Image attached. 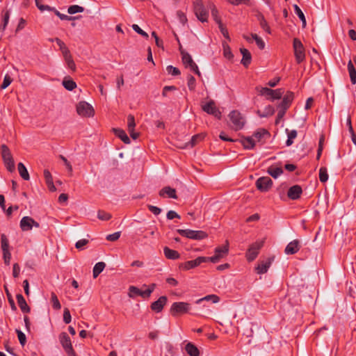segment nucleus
Returning <instances> with one entry per match:
<instances>
[{
	"label": "nucleus",
	"mask_w": 356,
	"mask_h": 356,
	"mask_svg": "<svg viewBox=\"0 0 356 356\" xmlns=\"http://www.w3.org/2000/svg\"><path fill=\"white\" fill-rule=\"evenodd\" d=\"M177 232L182 236L193 240H202L206 238L208 236L205 232L201 230L196 231L191 229H178Z\"/></svg>",
	"instance_id": "nucleus-8"
},
{
	"label": "nucleus",
	"mask_w": 356,
	"mask_h": 356,
	"mask_svg": "<svg viewBox=\"0 0 356 356\" xmlns=\"http://www.w3.org/2000/svg\"><path fill=\"white\" fill-rule=\"evenodd\" d=\"M19 226L22 231L28 232L32 229L33 227H39L40 224L31 217L24 216L21 219Z\"/></svg>",
	"instance_id": "nucleus-15"
},
{
	"label": "nucleus",
	"mask_w": 356,
	"mask_h": 356,
	"mask_svg": "<svg viewBox=\"0 0 356 356\" xmlns=\"http://www.w3.org/2000/svg\"><path fill=\"white\" fill-rule=\"evenodd\" d=\"M51 302L52 304V307L56 310H59L61 308V305L59 302V300L54 292H51Z\"/></svg>",
	"instance_id": "nucleus-39"
},
{
	"label": "nucleus",
	"mask_w": 356,
	"mask_h": 356,
	"mask_svg": "<svg viewBox=\"0 0 356 356\" xmlns=\"http://www.w3.org/2000/svg\"><path fill=\"white\" fill-rule=\"evenodd\" d=\"M293 46L296 60L298 63H300L305 59V53L303 44L299 39L294 38Z\"/></svg>",
	"instance_id": "nucleus-12"
},
{
	"label": "nucleus",
	"mask_w": 356,
	"mask_h": 356,
	"mask_svg": "<svg viewBox=\"0 0 356 356\" xmlns=\"http://www.w3.org/2000/svg\"><path fill=\"white\" fill-rule=\"evenodd\" d=\"M294 98V94L292 92L288 91L284 96L282 101L279 104L278 107L280 108H283L284 110H287V108L290 106L291 102H293Z\"/></svg>",
	"instance_id": "nucleus-22"
},
{
	"label": "nucleus",
	"mask_w": 356,
	"mask_h": 356,
	"mask_svg": "<svg viewBox=\"0 0 356 356\" xmlns=\"http://www.w3.org/2000/svg\"><path fill=\"white\" fill-rule=\"evenodd\" d=\"M84 11V8L79 5L70 6L67 9V13L70 15L82 13Z\"/></svg>",
	"instance_id": "nucleus-41"
},
{
	"label": "nucleus",
	"mask_w": 356,
	"mask_h": 356,
	"mask_svg": "<svg viewBox=\"0 0 356 356\" xmlns=\"http://www.w3.org/2000/svg\"><path fill=\"white\" fill-rule=\"evenodd\" d=\"M188 87L190 90H194L195 88V79L193 76L188 77Z\"/></svg>",
	"instance_id": "nucleus-59"
},
{
	"label": "nucleus",
	"mask_w": 356,
	"mask_h": 356,
	"mask_svg": "<svg viewBox=\"0 0 356 356\" xmlns=\"http://www.w3.org/2000/svg\"><path fill=\"white\" fill-rule=\"evenodd\" d=\"M136 127L135 118L132 115H129L127 116V130L130 134V136L136 140L139 136V133L134 131V128Z\"/></svg>",
	"instance_id": "nucleus-20"
},
{
	"label": "nucleus",
	"mask_w": 356,
	"mask_h": 356,
	"mask_svg": "<svg viewBox=\"0 0 356 356\" xmlns=\"http://www.w3.org/2000/svg\"><path fill=\"white\" fill-rule=\"evenodd\" d=\"M220 298L217 295L210 294L207 295L202 298H200L195 301V304H201L203 301H211L213 303H218L220 302Z\"/></svg>",
	"instance_id": "nucleus-29"
},
{
	"label": "nucleus",
	"mask_w": 356,
	"mask_h": 356,
	"mask_svg": "<svg viewBox=\"0 0 356 356\" xmlns=\"http://www.w3.org/2000/svg\"><path fill=\"white\" fill-rule=\"evenodd\" d=\"M177 17L180 23H181L183 25H185L187 23V17L184 13H183L181 10H179L177 12Z\"/></svg>",
	"instance_id": "nucleus-50"
},
{
	"label": "nucleus",
	"mask_w": 356,
	"mask_h": 356,
	"mask_svg": "<svg viewBox=\"0 0 356 356\" xmlns=\"http://www.w3.org/2000/svg\"><path fill=\"white\" fill-rule=\"evenodd\" d=\"M1 245L2 251L9 250V243L6 236L4 234L1 235Z\"/></svg>",
	"instance_id": "nucleus-46"
},
{
	"label": "nucleus",
	"mask_w": 356,
	"mask_h": 356,
	"mask_svg": "<svg viewBox=\"0 0 356 356\" xmlns=\"http://www.w3.org/2000/svg\"><path fill=\"white\" fill-rule=\"evenodd\" d=\"M207 257H199L194 260H191L184 262L181 265V267L186 270L194 268L200 266L202 263L207 262Z\"/></svg>",
	"instance_id": "nucleus-18"
},
{
	"label": "nucleus",
	"mask_w": 356,
	"mask_h": 356,
	"mask_svg": "<svg viewBox=\"0 0 356 356\" xmlns=\"http://www.w3.org/2000/svg\"><path fill=\"white\" fill-rule=\"evenodd\" d=\"M273 261V257H268L265 260L261 261L258 265L255 267V270L258 274H264L266 273L268 268H270L272 262Z\"/></svg>",
	"instance_id": "nucleus-19"
},
{
	"label": "nucleus",
	"mask_w": 356,
	"mask_h": 356,
	"mask_svg": "<svg viewBox=\"0 0 356 356\" xmlns=\"http://www.w3.org/2000/svg\"><path fill=\"white\" fill-rule=\"evenodd\" d=\"M163 252L166 258L169 259H177L179 258V253L174 250L170 249L168 247L163 248Z\"/></svg>",
	"instance_id": "nucleus-30"
},
{
	"label": "nucleus",
	"mask_w": 356,
	"mask_h": 356,
	"mask_svg": "<svg viewBox=\"0 0 356 356\" xmlns=\"http://www.w3.org/2000/svg\"><path fill=\"white\" fill-rule=\"evenodd\" d=\"M16 332L20 344L24 346L26 342V335L19 330H16Z\"/></svg>",
	"instance_id": "nucleus-49"
},
{
	"label": "nucleus",
	"mask_w": 356,
	"mask_h": 356,
	"mask_svg": "<svg viewBox=\"0 0 356 356\" xmlns=\"http://www.w3.org/2000/svg\"><path fill=\"white\" fill-rule=\"evenodd\" d=\"M302 193V188L298 185H295L289 188L287 195L291 200H297L300 197Z\"/></svg>",
	"instance_id": "nucleus-24"
},
{
	"label": "nucleus",
	"mask_w": 356,
	"mask_h": 356,
	"mask_svg": "<svg viewBox=\"0 0 356 356\" xmlns=\"http://www.w3.org/2000/svg\"><path fill=\"white\" fill-rule=\"evenodd\" d=\"M256 90L259 95L264 96L270 101L280 99L284 92L282 88L273 90L267 87L261 86L256 87Z\"/></svg>",
	"instance_id": "nucleus-2"
},
{
	"label": "nucleus",
	"mask_w": 356,
	"mask_h": 356,
	"mask_svg": "<svg viewBox=\"0 0 356 356\" xmlns=\"http://www.w3.org/2000/svg\"><path fill=\"white\" fill-rule=\"evenodd\" d=\"M240 51L243 55L241 63L245 67H248L251 62V54L247 49L245 48H241Z\"/></svg>",
	"instance_id": "nucleus-27"
},
{
	"label": "nucleus",
	"mask_w": 356,
	"mask_h": 356,
	"mask_svg": "<svg viewBox=\"0 0 356 356\" xmlns=\"http://www.w3.org/2000/svg\"><path fill=\"white\" fill-rule=\"evenodd\" d=\"M293 8H294L295 13L298 16L300 19L302 21V26L305 27L306 26V19H305L303 12L302 11V10L299 8V6L298 5H294Z\"/></svg>",
	"instance_id": "nucleus-40"
},
{
	"label": "nucleus",
	"mask_w": 356,
	"mask_h": 356,
	"mask_svg": "<svg viewBox=\"0 0 356 356\" xmlns=\"http://www.w3.org/2000/svg\"><path fill=\"white\" fill-rule=\"evenodd\" d=\"M9 18H10V12L9 10H6L4 14L3 15V23L0 27V31H3L8 24V22H9Z\"/></svg>",
	"instance_id": "nucleus-44"
},
{
	"label": "nucleus",
	"mask_w": 356,
	"mask_h": 356,
	"mask_svg": "<svg viewBox=\"0 0 356 356\" xmlns=\"http://www.w3.org/2000/svg\"><path fill=\"white\" fill-rule=\"evenodd\" d=\"M229 119V127L234 131L242 129L245 124V119L238 111H231L228 115Z\"/></svg>",
	"instance_id": "nucleus-3"
},
{
	"label": "nucleus",
	"mask_w": 356,
	"mask_h": 356,
	"mask_svg": "<svg viewBox=\"0 0 356 356\" xmlns=\"http://www.w3.org/2000/svg\"><path fill=\"white\" fill-rule=\"evenodd\" d=\"M269 174L274 178H277L280 176L282 172V170L280 168H270L269 170Z\"/></svg>",
	"instance_id": "nucleus-51"
},
{
	"label": "nucleus",
	"mask_w": 356,
	"mask_h": 356,
	"mask_svg": "<svg viewBox=\"0 0 356 356\" xmlns=\"http://www.w3.org/2000/svg\"><path fill=\"white\" fill-rule=\"evenodd\" d=\"M59 341L67 356H76L73 349L71 339L66 332H61L59 334Z\"/></svg>",
	"instance_id": "nucleus-10"
},
{
	"label": "nucleus",
	"mask_w": 356,
	"mask_h": 356,
	"mask_svg": "<svg viewBox=\"0 0 356 356\" xmlns=\"http://www.w3.org/2000/svg\"><path fill=\"white\" fill-rule=\"evenodd\" d=\"M274 113H275V109H274L273 106L268 105L265 107L263 112H261V111H258L257 115L260 118H267V117L273 115L274 114Z\"/></svg>",
	"instance_id": "nucleus-32"
},
{
	"label": "nucleus",
	"mask_w": 356,
	"mask_h": 356,
	"mask_svg": "<svg viewBox=\"0 0 356 356\" xmlns=\"http://www.w3.org/2000/svg\"><path fill=\"white\" fill-rule=\"evenodd\" d=\"M120 232H117L113 234H108L106 236V240L109 241H115L120 238Z\"/></svg>",
	"instance_id": "nucleus-60"
},
{
	"label": "nucleus",
	"mask_w": 356,
	"mask_h": 356,
	"mask_svg": "<svg viewBox=\"0 0 356 356\" xmlns=\"http://www.w3.org/2000/svg\"><path fill=\"white\" fill-rule=\"evenodd\" d=\"M229 252V244L227 241L226 243L222 246L217 247L214 251V255L212 257H207L208 261L213 264L218 263L220 260L227 255Z\"/></svg>",
	"instance_id": "nucleus-9"
},
{
	"label": "nucleus",
	"mask_w": 356,
	"mask_h": 356,
	"mask_svg": "<svg viewBox=\"0 0 356 356\" xmlns=\"http://www.w3.org/2000/svg\"><path fill=\"white\" fill-rule=\"evenodd\" d=\"M71 320H72V318H71L70 312L67 308H65L64 309V312H63V321L66 324H68L71 322Z\"/></svg>",
	"instance_id": "nucleus-57"
},
{
	"label": "nucleus",
	"mask_w": 356,
	"mask_h": 356,
	"mask_svg": "<svg viewBox=\"0 0 356 356\" xmlns=\"http://www.w3.org/2000/svg\"><path fill=\"white\" fill-rule=\"evenodd\" d=\"M218 27L220 30L221 33L223 35V36L226 38H229V33L227 29L223 26L222 23L220 22L218 24Z\"/></svg>",
	"instance_id": "nucleus-63"
},
{
	"label": "nucleus",
	"mask_w": 356,
	"mask_h": 356,
	"mask_svg": "<svg viewBox=\"0 0 356 356\" xmlns=\"http://www.w3.org/2000/svg\"><path fill=\"white\" fill-rule=\"evenodd\" d=\"M55 14L61 19V20H72L79 18V17H70L65 14L60 13L58 10H55Z\"/></svg>",
	"instance_id": "nucleus-53"
},
{
	"label": "nucleus",
	"mask_w": 356,
	"mask_h": 356,
	"mask_svg": "<svg viewBox=\"0 0 356 356\" xmlns=\"http://www.w3.org/2000/svg\"><path fill=\"white\" fill-rule=\"evenodd\" d=\"M3 257L4 260V263L6 265H9L11 259V254L10 250L3 251Z\"/></svg>",
	"instance_id": "nucleus-61"
},
{
	"label": "nucleus",
	"mask_w": 356,
	"mask_h": 356,
	"mask_svg": "<svg viewBox=\"0 0 356 356\" xmlns=\"http://www.w3.org/2000/svg\"><path fill=\"white\" fill-rule=\"evenodd\" d=\"M1 155L6 169L13 172L15 169V162L8 147L6 145L1 146Z\"/></svg>",
	"instance_id": "nucleus-5"
},
{
	"label": "nucleus",
	"mask_w": 356,
	"mask_h": 356,
	"mask_svg": "<svg viewBox=\"0 0 356 356\" xmlns=\"http://www.w3.org/2000/svg\"><path fill=\"white\" fill-rule=\"evenodd\" d=\"M42 0H35V5L41 11L50 10L51 8L49 6H44L41 3Z\"/></svg>",
	"instance_id": "nucleus-62"
},
{
	"label": "nucleus",
	"mask_w": 356,
	"mask_h": 356,
	"mask_svg": "<svg viewBox=\"0 0 356 356\" xmlns=\"http://www.w3.org/2000/svg\"><path fill=\"white\" fill-rule=\"evenodd\" d=\"M270 134L265 129H257L252 136L245 137L241 139V144L245 149H252L257 143L263 145L269 138Z\"/></svg>",
	"instance_id": "nucleus-1"
},
{
	"label": "nucleus",
	"mask_w": 356,
	"mask_h": 356,
	"mask_svg": "<svg viewBox=\"0 0 356 356\" xmlns=\"http://www.w3.org/2000/svg\"><path fill=\"white\" fill-rule=\"evenodd\" d=\"M44 177L45 179L46 184H47L49 191H55L56 189L54 184L53 178H52L51 172L48 170H44Z\"/></svg>",
	"instance_id": "nucleus-26"
},
{
	"label": "nucleus",
	"mask_w": 356,
	"mask_h": 356,
	"mask_svg": "<svg viewBox=\"0 0 356 356\" xmlns=\"http://www.w3.org/2000/svg\"><path fill=\"white\" fill-rule=\"evenodd\" d=\"M167 72L169 74L173 75V76H177L180 74V71L178 68L173 67L172 65H168L166 68Z\"/></svg>",
	"instance_id": "nucleus-55"
},
{
	"label": "nucleus",
	"mask_w": 356,
	"mask_h": 356,
	"mask_svg": "<svg viewBox=\"0 0 356 356\" xmlns=\"http://www.w3.org/2000/svg\"><path fill=\"white\" fill-rule=\"evenodd\" d=\"M208 6L211 10V15H212L213 19L215 20V22L218 24H220V22H222L220 17H218V10L216 9V8L215 7V6L211 2L209 1Z\"/></svg>",
	"instance_id": "nucleus-38"
},
{
	"label": "nucleus",
	"mask_w": 356,
	"mask_h": 356,
	"mask_svg": "<svg viewBox=\"0 0 356 356\" xmlns=\"http://www.w3.org/2000/svg\"><path fill=\"white\" fill-rule=\"evenodd\" d=\"M204 138V136L202 134H197L193 136L189 143L186 144L185 147H188L190 145L191 147L195 146L199 141L202 140Z\"/></svg>",
	"instance_id": "nucleus-43"
},
{
	"label": "nucleus",
	"mask_w": 356,
	"mask_h": 356,
	"mask_svg": "<svg viewBox=\"0 0 356 356\" xmlns=\"http://www.w3.org/2000/svg\"><path fill=\"white\" fill-rule=\"evenodd\" d=\"M63 86L66 90L70 91L76 88V83L72 79L67 77L63 79Z\"/></svg>",
	"instance_id": "nucleus-35"
},
{
	"label": "nucleus",
	"mask_w": 356,
	"mask_h": 356,
	"mask_svg": "<svg viewBox=\"0 0 356 356\" xmlns=\"http://www.w3.org/2000/svg\"><path fill=\"white\" fill-rule=\"evenodd\" d=\"M115 134L119 137L124 143L129 144L130 139L127 136L126 132L121 129H113Z\"/></svg>",
	"instance_id": "nucleus-33"
},
{
	"label": "nucleus",
	"mask_w": 356,
	"mask_h": 356,
	"mask_svg": "<svg viewBox=\"0 0 356 356\" xmlns=\"http://www.w3.org/2000/svg\"><path fill=\"white\" fill-rule=\"evenodd\" d=\"M300 245L298 240L296 239L291 241L286 247L284 252L286 254H294L300 250Z\"/></svg>",
	"instance_id": "nucleus-23"
},
{
	"label": "nucleus",
	"mask_w": 356,
	"mask_h": 356,
	"mask_svg": "<svg viewBox=\"0 0 356 356\" xmlns=\"http://www.w3.org/2000/svg\"><path fill=\"white\" fill-rule=\"evenodd\" d=\"M191 308V305L188 302H176L172 304L170 307V313L172 316H175L188 313Z\"/></svg>",
	"instance_id": "nucleus-11"
},
{
	"label": "nucleus",
	"mask_w": 356,
	"mask_h": 356,
	"mask_svg": "<svg viewBox=\"0 0 356 356\" xmlns=\"http://www.w3.org/2000/svg\"><path fill=\"white\" fill-rule=\"evenodd\" d=\"M97 217L99 220H108L111 218V215L104 211H99L97 213Z\"/></svg>",
	"instance_id": "nucleus-54"
},
{
	"label": "nucleus",
	"mask_w": 356,
	"mask_h": 356,
	"mask_svg": "<svg viewBox=\"0 0 356 356\" xmlns=\"http://www.w3.org/2000/svg\"><path fill=\"white\" fill-rule=\"evenodd\" d=\"M251 37L255 40L259 49H263L264 48L265 43L261 38H259L257 34H252Z\"/></svg>",
	"instance_id": "nucleus-48"
},
{
	"label": "nucleus",
	"mask_w": 356,
	"mask_h": 356,
	"mask_svg": "<svg viewBox=\"0 0 356 356\" xmlns=\"http://www.w3.org/2000/svg\"><path fill=\"white\" fill-rule=\"evenodd\" d=\"M106 264L103 261H100L97 263L92 270V275L94 278H96L98 277V275L104 270L105 268Z\"/></svg>",
	"instance_id": "nucleus-34"
},
{
	"label": "nucleus",
	"mask_w": 356,
	"mask_h": 356,
	"mask_svg": "<svg viewBox=\"0 0 356 356\" xmlns=\"http://www.w3.org/2000/svg\"><path fill=\"white\" fill-rule=\"evenodd\" d=\"M264 245L263 241H257L252 243L248 248L245 257L248 261H252L257 257L259 250Z\"/></svg>",
	"instance_id": "nucleus-13"
},
{
	"label": "nucleus",
	"mask_w": 356,
	"mask_h": 356,
	"mask_svg": "<svg viewBox=\"0 0 356 356\" xmlns=\"http://www.w3.org/2000/svg\"><path fill=\"white\" fill-rule=\"evenodd\" d=\"M319 179L321 182L325 183L328 179L327 170L325 167H321L319 170Z\"/></svg>",
	"instance_id": "nucleus-42"
},
{
	"label": "nucleus",
	"mask_w": 356,
	"mask_h": 356,
	"mask_svg": "<svg viewBox=\"0 0 356 356\" xmlns=\"http://www.w3.org/2000/svg\"><path fill=\"white\" fill-rule=\"evenodd\" d=\"M260 20V26L267 33H270V29L266 20L264 19V16H261L259 18Z\"/></svg>",
	"instance_id": "nucleus-52"
},
{
	"label": "nucleus",
	"mask_w": 356,
	"mask_h": 356,
	"mask_svg": "<svg viewBox=\"0 0 356 356\" xmlns=\"http://www.w3.org/2000/svg\"><path fill=\"white\" fill-rule=\"evenodd\" d=\"M286 132L287 136H288V139L286 140V146H290L293 143V139H295L297 137V131H296V130L289 131L288 129H286Z\"/></svg>",
	"instance_id": "nucleus-37"
},
{
	"label": "nucleus",
	"mask_w": 356,
	"mask_h": 356,
	"mask_svg": "<svg viewBox=\"0 0 356 356\" xmlns=\"http://www.w3.org/2000/svg\"><path fill=\"white\" fill-rule=\"evenodd\" d=\"M88 243V240L86 239V238H83V239L79 240L76 243L75 247H76V248H77L79 250H83L84 246L86 245Z\"/></svg>",
	"instance_id": "nucleus-56"
},
{
	"label": "nucleus",
	"mask_w": 356,
	"mask_h": 356,
	"mask_svg": "<svg viewBox=\"0 0 356 356\" xmlns=\"http://www.w3.org/2000/svg\"><path fill=\"white\" fill-rule=\"evenodd\" d=\"M65 62L67 66V67L71 70L72 72L76 71V64L72 58V56L68 57L67 58H65Z\"/></svg>",
	"instance_id": "nucleus-45"
},
{
	"label": "nucleus",
	"mask_w": 356,
	"mask_h": 356,
	"mask_svg": "<svg viewBox=\"0 0 356 356\" xmlns=\"http://www.w3.org/2000/svg\"><path fill=\"white\" fill-rule=\"evenodd\" d=\"M17 303L21 310L23 312L28 313L30 312V308L28 306L22 294H17L16 296Z\"/></svg>",
	"instance_id": "nucleus-28"
},
{
	"label": "nucleus",
	"mask_w": 356,
	"mask_h": 356,
	"mask_svg": "<svg viewBox=\"0 0 356 356\" xmlns=\"http://www.w3.org/2000/svg\"><path fill=\"white\" fill-rule=\"evenodd\" d=\"M182 61L186 67H190L191 70L194 72L199 76H201V73L198 69L197 65L193 60L192 57L188 53H182Z\"/></svg>",
	"instance_id": "nucleus-17"
},
{
	"label": "nucleus",
	"mask_w": 356,
	"mask_h": 356,
	"mask_svg": "<svg viewBox=\"0 0 356 356\" xmlns=\"http://www.w3.org/2000/svg\"><path fill=\"white\" fill-rule=\"evenodd\" d=\"M193 9L196 17L200 21L202 22H207L209 12L204 7L202 0H195L193 3Z\"/></svg>",
	"instance_id": "nucleus-6"
},
{
	"label": "nucleus",
	"mask_w": 356,
	"mask_h": 356,
	"mask_svg": "<svg viewBox=\"0 0 356 356\" xmlns=\"http://www.w3.org/2000/svg\"><path fill=\"white\" fill-rule=\"evenodd\" d=\"M132 29L136 32L138 33V34L143 35V37L147 38L149 37L148 34L144 31L143 30H142L138 25L137 24H133L132 25Z\"/></svg>",
	"instance_id": "nucleus-58"
},
{
	"label": "nucleus",
	"mask_w": 356,
	"mask_h": 356,
	"mask_svg": "<svg viewBox=\"0 0 356 356\" xmlns=\"http://www.w3.org/2000/svg\"><path fill=\"white\" fill-rule=\"evenodd\" d=\"M12 81H13V79H11V77L8 74H6L3 78V83L1 85V89H2V90L6 89L7 87H8L10 86V84L12 83Z\"/></svg>",
	"instance_id": "nucleus-47"
},
{
	"label": "nucleus",
	"mask_w": 356,
	"mask_h": 356,
	"mask_svg": "<svg viewBox=\"0 0 356 356\" xmlns=\"http://www.w3.org/2000/svg\"><path fill=\"white\" fill-rule=\"evenodd\" d=\"M185 350L190 356H199L200 355L198 348L191 342L186 345Z\"/></svg>",
	"instance_id": "nucleus-31"
},
{
	"label": "nucleus",
	"mask_w": 356,
	"mask_h": 356,
	"mask_svg": "<svg viewBox=\"0 0 356 356\" xmlns=\"http://www.w3.org/2000/svg\"><path fill=\"white\" fill-rule=\"evenodd\" d=\"M19 173L22 179L29 180L30 179L29 174L25 165L22 163H19L17 165Z\"/></svg>",
	"instance_id": "nucleus-36"
},
{
	"label": "nucleus",
	"mask_w": 356,
	"mask_h": 356,
	"mask_svg": "<svg viewBox=\"0 0 356 356\" xmlns=\"http://www.w3.org/2000/svg\"><path fill=\"white\" fill-rule=\"evenodd\" d=\"M167 218L168 220H172L174 218H180V216L175 211H169L167 213Z\"/></svg>",
	"instance_id": "nucleus-64"
},
{
	"label": "nucleus",
	"mask_w": 356,
	"mask_h": 356,
	"mask_svg": "<svg viewBox=\"0 0 356 356\" xmlns=\"http://www.w3.org/2000/svg\"><path fill=\"white\" fill-rule=\"evenodd\" d=\"M76 112L79 115L83 118H91L95 115L93 107L85 101H81L76 104Z\"/></svg>",
	"instance_id": "nucleus-7"
},
{
	"label": "nucleus",
	"mask_w": 356,
	"mask_h": 356,
	"mask_svg": "<svg viewBox=\"0 0 356 356\" xmlns=\"http://www.w3.org/2000/svg\"><path fill=\"white\" fill-rule=\"evenodd\" d=\"M156 287L155 284H150L146 290H141L135 286H130L129 287L128 296L131 298H135L136 296H141L142 298H149Z\"/></svg>",
	"instance_id": "nucleus-4"
},
{
	"label": "nucleus",
	"mask_w": 356,
	"mask_h": 356,
	"mask_svg": "<svg viewBox=\"0 0 356 356\" xmlns=\"http://www.w3.org/2000/svg\"><path fill=\"white\" fill-rule=\"evenodd\" d=\"M273 181L269 177H262L256 181V186L261 192H267L272 187Z\"/></svg>",
	"instance_id": "nucleus-16"
},
{
	"label": "nucleus",
	"mask_w": 356,
	"mask_h": 356,
	"mask_svg": "<svg viewBox=\"0 0 356 356\" xmlns=\"http://www.w3.org/2000/svg\"><path fill=\"white\" fill-rule=\"evenodd\" d=\"M167 297L165 296H161L156 301H154L151 305V309L156 312H161L167 302Z\"/></svg>",
	"instance_id": "nucleus-21"
},
{
	"label": "nucleus",
	"mask_w": 356,
	"mask_h": 356,
	"mask_svg": "<svg viewBox=\"0 0 356 356\" xmlns=\"http://www.w3.org/2000/svg\"><path fill=\"white\" fill-rule=\"evenodd\" d=\"M159 195L161 197H168L172 199H177L176 194V190L170 186H165L159 191Z\"/></svg>",
	"instance_id": "nucleus-25"
},
{
	"label": "nucleus",
	"mask_w": 356,
	"mask_h": 356,
	"mask_svg": "<svg viewBox=\"0 0 356 356\" xmlns=\"http://www.w3.org/2000/svg\"><path fill=\"white\" fill-rule=\"evenodd\" d=\"M202 110L209 115H213L218 119L221 118V112L216 107L214 101L210 100L209 102L202 105Z\"/></svg>",
	"instance_id": "nucleus-14"
}]
</instances>
